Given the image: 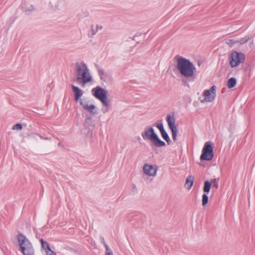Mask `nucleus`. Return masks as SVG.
Returning a JSON list of instances; mask_svg holds the SVG:
<instances>
[{
    "label": "nucleus",
    "instance_id": "nucleus-39",
    "mask_svg": "<svg viewBox=\"0 0 255 255\" xmlns=\"http://www.w3.org/2000/svg\"><path fill=\"white\" fill-rule=\"evenodd\" d=\"M251 39H252V41L250 42V44H249L250 47H252V45L254 44V41L253 40V38Z\"/></svg>",
    "mask_w": 255,
    "mask_h": 255
},
{
    "label": "nucleus",
    "instance_id": "nucleus-22",
    "mask_svg": "<svg viewBox=\"0 0 255 255\" xmlns=\"http://www.w3.org/2000/svg\"><path fill=\"white\" fill-rule=\"evenodd\" d=\"M93 128H84L85 133L86 135V137L91 139L93 138Z\"/></svg>",
    "mask_w": 255,
    "mask_h": 255
},
{
    "label": "nucleus",
    "instance_id": "nucleus-16",
    "mask_svg": "<svg viewBox=\"0 0 255 255\" xmlns=\"http://www.w3.org/2000/svg\"><path fill=\"white\" fill-rule=\"evenodd\" d=\"M135 219L137 222H135L133 223L134 227L136 228L141 227L144 222L143 219V216L142 215H137Z\"/></svg>",
    "mask_w": 255,
    "mask_h": 255
},
{
    "label": "nucleus",
    "instance_id": "nucleus-44",
    "mask_svg": "<svg viewBox=\"0 0 255 255\" xmlns=\"http://www.w3.org/2000/svg\"><path fill=\"white\" fill-rule=\"evenodd\" d=\"M201 63L200 62H198V65L199 66H200V65H201Z\"/></svg>",
    "mask_w": 255,
    "mask_h": 255
},
{
    "label": "nucleus",
    "instance_id": "nucleus-25",
    "mask_svg": "<svg viewBox=\"0 0 255 255\" xmlns=\"http://www.w3.org/2000/svg\"><path fill=\"white\" fill-rule=\"evenodd\" d=\"M39 242L41 245V248L43 250H45L50 246L49 244L42 238L39 239Z\"/></svg>",
    "mask_w": 255,
    "mask_h": 255
},
{
    "label": "nucleus",
    "instance_id": "nucleus-21",
    "mask_svg": "<svg viewBox=\"0 0 255 255\" xmlns=\"http://www.w3.org/2000/svg\"><path fill=\"white\" fill-rule=\"evenodd\" d=\"M253 38L252 36H251L250 35H246V36L241 38L240 40H237V42H238V43L240 44H243L246 43H247L248 41L251 40V39Z\"/></svg>",
    "mask_w": 255,
    "mask_h": 255
},
{
    "label": "nucleus",
    "instance_id": "nucleus-17",
    "mask_svg": "<svg viewBox=\"0 0 255 255\" xmlns=\"http://www.w3.org/2000/svg\"><path fill=\"white\" fill-rule=\"evenodd\" d=\"M95 124L92 121V118L89 117L86 118L84 123V128H94Z\"/></svg>",
    "mask_w": 255,
    "mask_h": 255
},
{
    "label": "nucleus",
    "instance_id": "nucleus-18",
    "mask_svg": "<svg viewBox=\"0 0 255 255\" xmlns=\"http://www.w3.org/2000/svg\"><path fill=\"white\" fill-rule=\"evenodd\" d=\"M237 83V79L234 77H231L228 79L227 86L229 89H232L236 86Z\"/></svg>",
    "mask_w": 255,
    "mask_h": 255
},
{
    "label": "nucleus",
    "instance_id": "nucleus-49",
    "mask_svg": "<svg viewBox=\"0 0 255 255\" xmlns=\"http://www.w3.org/2000/svg\"><path fill=\"white\" fill-rule=\"evenodd\" d=\"M134 189H135V186L134 185V187H133Z\"/></svg>",
    "mask_w": 255,
    "mask_h": 255
},
{
    "label": "nucleus",
    "instance_id": "nucleus-33",
    "mask_svg": "<svg viewBox=\"0 0 255 255\" xmlns=\"http://www.w3.org/2000/svg\"><path fill=\"white\" fill-rule=\"evenodd\" d=\"M100 242L102 244H103V245L105 244L106 243L105 241V239L104 238L103 236H101L100 238Z\"/></svg>",
    "mask_w": 255,
    "mask_h": 255
},
{
    "label": "nucleus",
    "instance_id": "nucleus-6",
    "mask_svg": "<svg viewBox=\"0 0 255 255\" xmlns=\"http://www.w3.org/2000/svg\"><path fill=\"white\" fill-rule=\"evenodd\" d=\"M214 144L211 141L206 142L202 150L200 159L201 161H209L213 159L214 153Z\"/></svg>",
    "mask_w": 255,
    "mask_h": 255
},
{
    "label": "nucleus",
    "instance_id": "nucleus-41",
    "mask_svg": "<svg viewBox=\"0 0 255 255\" xmlns=\"http://www.w3.org/2000/svg\"><path fill=\"white\" fill-rule=\"evenodd\" d=\"M38 137H39L41 139H44V137H43L42 135H39V134Z\"/></svg>",
    "mask_w": 255,
    "mask_h": 255
},
{
    "label": "nucleus",
    "instance_id": "nucleus-30",
    "mask_svg": "<svg viewBox=\"0 0 255 255\" xmlns=\"http://www.w3.org/2000/svg\"><path fill=\"white\" fill-rule=\"evenodd\" d=\"M49 5L53 10L59 9V6L57 4H53V2H50Z\"/></svg>",
    "mask_w": 255,
    "mask_h": 255
},
{
    "label": "nucleus",
    "instance_id": "nucleus-3",
    "mask_svg": "<svg viewBox=\"0 0 255 255\" xmlns=\"http://www.w3.org/2000/svg\"><path fill=\"white\" fill-rule=\"evenodd\" d=\"M16 239L19 250L23 255H34V249L32 244L26 236L19 232L16 236Z\"/></svg>",
    "mask_w": 255,
    "mask_h": 255
},
{
    "label": "nucleus",
    "instance_id": "nucleus-23",
    "mask_svg": "<svg viewBox=\"0 0 255 255\" xmlns=\"http://www.w3.org/2000/svg\"><path fill=\"white\" fill-rule=\"evenodd\" d=\"M159 121L160 122V123L157 124H154L153 125V127L155 126L158 129L160 132L161 133L165 131V129H164L163 124H162V120H160Z\"/></svg>",
    "mask_w": 255,
    "mask_h": 255
},
{
    "label": "nucleus",
    "instance_id": "nucleus-46",
    "mask_svg": "<svg viewBox=\"0 0 255 255\" xmlns=\"http://www.w3.org/2000/svg\"><path fill=\"white\" fill-rule=\"evenodd\" d=\"M36 238H38V237H39V236H38L37 234L36 235Z\"/></svg>",
    "mask_w": 255,
    "mask_h": 255
},
{
    "label": "nucleus",
    "instance_id": "nucleus-45",
    "mask_svg": "<svg viewBox=\"0 0 255 255\" xmlns=\"http://www.w3.org/2000/svg\"><path fill=\"white\" fill-rule=\"evenodd\" d=\"M36 238H38V237H39V236H38L37 234L36 235Z\"/></svg>",
    "mask_w": 255,
    "mask_h": 255
},
{
    "label": "nucleus",
    "instance_id": "nucleus-24",
    "mask_svg": "<svg viewBox=\"0 0 255 255\" xmlns=\"http://www.w3.org/2000/svg\"><path fill=\"white\" fill-rule=\"evenodd\" d=\"M217 182V179L214 178L212 179L211 181H209L208 180H205L204 183V186L203 187H205L206 185H209V191H210L212 185L214 184V183Z\"/></svg>",
    "mask_w": 255,
    "mask_h": 255
},
{
    "label": "nucleus",
    "instance_id": "nucleus-8",
    "mask_svg": "<svg viewBox=\"0 0 255 255\" xmlns=\"http://www.w3.org/2000/svg\"><path fill=\"white\" fill-rule=\"evenodd\" d=\"M217 87L213 85L209 89L205 90L203 92V96L204 97L203 99L201 97L199 98V100L201 103L205 102H211L213 101L216 97Z\"/></svg>",
    "mask_w": 255,
    "mask_h": 255
},
{
    "label": "nucleus",
    "instance_id": "nucleus-19",
    "mask_svg": "<svg viewBox=\"0 0 255 255\" xmlns=\"http://www.w3.org/2000/svg\"><path fill=\"white\" fill-rule=\"evenodd\" d=\"M194 177L192 175L188 176L186 179V184L187 185L188 189H190L194 183Z\"/></svg>",
    "mask_w": 255,
    "mask_h": 255
},
{
    "label": "nucleus",
    "instance_id": "nucleus-15",
    "mask_svg": "<svg viewBox=\"0 0 255 255\" xmlns=\"http://www.w3.org/2000/svg\"><path fill=\"white\" fill-rule=\"evenodd\" d=\"M27 2L25 0L22 1L21 4V9L22 11L26 13L27 12H30L34 10V7L33 5H30L28 7H27Z\"/></svg>",
    "mask_w": 255,
    "mask_h": 255
},
{
    "label": "nucleus",
    "instance_id": "nucleus-26",
    "mask_svg": "<svg viewBox=\"0 0 255 255\" xmlns=\"http://www.w3.org/2000/svg\"><path fill=\"white\" fill-rule=\"evenodd\" d=\"M39 134L35 132H28L26 133V136L29 138H34L36 139L38 136Z\"/></svg>",
    "mask_w": 255,
    "mask_h": 255
},
{
    "label": "nucleus",
    "instance_id": "nucleus-13",
    "mask_svg": "<svg viewBox=\"0 0 255 255\" xmlns=\"http://www.w3.org/2000/svg\"><path fill=\"white\" fill-rule=\"evenodd\" d=\"M80 104L85 110L88 111L91 114L94 115L97 113L96 111H94L96 109V106L94 105H89L87 103H84L83 101H80Z\"/></svg>",
    "mask_w": 255,
    "mask_h": 255
},
{
    "label": "nucleus",
    "instance_id": "nucleus-27",
    "mask_svg": "<svg viewBox=\"0 0 255 255\" xmlns=\"http://www.w3.org/2000/svg\"><path fill=\"white\" fill-rule=\"evenodd\" d=\"M12 129L17 130H21L22 129V125L20 123H17L12 126Z\"/></svg>",
    "mask_w": 255,
    "mask_h": 255
},
{
    "label": "nucleus",
    "instance_id": "nucleus-28",
    "mask_svg": "<svg viewBox=\"0 0 255 255\" xmlns=\"http://www.w3.org/2000/svg\"><path fill=\"white\" fill-rule=\"evenodd\" d=\"M226 43L229 45V46L231 47H233L234 45L236 44H238V42H237V40H234L233 39H229L228 41L226 42Z\"/></svg>",
    "mask_w": 255,
    "mask_h": 255
},
{
    "label": "nucleus",
    "instance_id": "nucleus-12",
    "mask_svg": "<svg viewBox=\"0 0 255 255\" xmlns=\"http://www.w3.org/2000/svg\"><path fill=\"white\" fill-rule=\"evenodd\" d=\"M209 185H206L205 187L203 188V194L202 196V205L203 207L206 206L209 202V197L208 194L209 193Z\"/></svg>",
    "mask_w": 255,
    "mask_h": 255
},
{
    "label": "nucleus",
    "instance_id": "nucleus-36",
    "mask_svg": "<svg viewBox=\"0 0 255 255\" xmlns=\"http://www.w3.org/2000/svg\"><path fill=\"white\" fill-rule=\"evenodd\" d=\"M105 255H113L112 251L106 252Z\"/></svg>",
    "mask_w": 255,
    "mask_h": 255
},
{
    "label": "nucleus",
    "instance_id": "nucleus-43",
    "mask_svg": "<svg viewBox=\"0 0 255 255\" xmlns=\"http://www.w3.org/2000/svg\"><path fill=\"white\" fill-rule=\"evenodd\" d=\"M44 139H45V140L51 139V138L46 137H44Z\"/></svg>",
    "mask_w": 255,
    "mask_h": 255
},
{
    "label": "nucleus",
    "instance_id": "nucleus-42",
    "mask_svg": "<svg viewBox=\"0 0 255 255\" xmlns=\"http://www.w3.org/2000/svg\"><path fill=\"white\" fill-rule=\"evenodd\" d=\"M137 139L138 141L140 142V141L141 140V138L139 136H138Z\"/></svg>",
    "mask_w": 255,
    "mask_h": 255
},
{
    "label": "nucleus",
    "instance_id": "nucleus-32",
    "mask_svg": "<svg viewBox=\"0 0 255 255\" xmlns=\"http://www.w3.org/2000/svg\"><path fill=\"white\" fill-rule=\"evenodd\" d=\"M45 252H46V254L47 255H49V253H50L52 250L51 249L50 246H49L47 248H46L45 250H44Z\"/></svg>",
    "mask_w": 255,
    "mask_h": 255
},
{
    "label": "nucleus",
    "instance_id": "nucleus-34",
    "mask_svg": "<svg viewBox=\"0 0 255 255\" xmlns=\"http://www.w3.org/2000/svg\"><path fill=\"white\" fill-rule=\"evenodd\" d=\"M105 247V249H106V252H110V251H112L109 247L107 245V244L106 243L104 245Z\"/></svg>",
    "mask_w": 255,
    "mask_h": 255
},
{
    "label": "nucleus",
    "instance_id": "nucleus-11",
    "mask_svg": "<svg viewBox=\"0 0 255 255\" xmlns=\"http://www.w3.org/2000/svg\"><path fill=\"white\" fill-rule=\"evenodd\" d=\"M144 173L148 176H155L156 174L157 168H154L153 165L145 163L143 167Z\"/></svg>",
    "mask_w": 255,
    "mask_h": 255
},
{
    "label": "nucleus",
    "instance_id": "nucleus-20",
    "mask_svg": "<svg viewBox=\"0 0 255 255\" xmlns=\"http://www.w3.org/2000/svg\"><path fill=\"white\" fill-rule=\"evenodd\" d=\"M160 134H161V135L162 138L166 141L167 144L168 145L170 144L171 140H170L169 136L168 134L167 133V132H166V131L165 130V131L161 132Z\"/></svg>",
    "mask_w": 255,
    "mask_h": 255
},
{
    "label": "nucleus",
    "instance_id": "nucleus-9",
    "mask_svg": "<svg viewBox=\"0 0 255 255\" xmlns=\"http://www.w3.org/2000/svg\"><path fill=\"white\" fill-rule=\"evenodd\" d=\"M166 120L168 124V126L172 133V137L174 142L177 140L178 134L177 127L175 125V119L174 118V113L169 114L166 117Z\"/></svg>",
    "mask_w": 255,
    "mask_h": 255
},
{
    "label": "nucleus",
    "instance_id": "nucleus-7",
    "mask_svg": "<svg viewBox=\"0 0 255 255\" xmlns=\"http://www.w3.org/2000/svg\"><path fill=\"white\" fill-rule=\"evenodd\" d=\"M246 60V55L244 53L233 51L229 55V64L231 68L238 67Z\"/></svg>",
    "mask_w": 255,
    "mask_h": 255
},
{
    "label": "nucleus",
    "instance_id": "nucleus-10",
    "mask_svg": "<svg viewBox=\"0 0 255 255\" xmlns=\"http://www.w3.org/2000/svg\"><path fill=\"white\" fill-rule=\"evenodd\" d=\"M71 89L74 94V99L75 102L76 103L79 102L80 103V101H83L81 98L84 94L83 91L78 87L76 86L73 84L71 85Z\"/></svg>",
    "mask_w": 255,
    "mask_h": 255
},
{
    "label": "nucleus",
    "instance_id": "nucleus-2",
    "mask_svg": "<svg viewBox=\"0 0 255 255\" xmlns=\"http://www.w3.org/2000/svg\"><path fill=\"white\" fill-rule=\"evenodd\" d=\"M141 135L144 140H150L151 142V145L156 147H161L166 146L165 142L161 140L158 134L155 132L153 126L146 127Z\"/></svg>",
    "mask_w": 255,
    "mask_h": 255
},
{
    "label": "nucleus",
    "instance_id": "nucleus-31",
    "mask_svg": "<svg viewBox=\"0 0 255 255\" xmlns=\"http://www.w3.org/2000/svg\"><path fill=\"white\" fill-rule=\"evenodd\" d=\"M243 68L244 71L250 70L251 69V65L250 63H246Z\"/></svg>",
    "mask_w": 255,
    "mask_h": 255
},
{
    "label": "nucleus",
    "instance_id": "nucleus-40",
    "mask_svg": "<svg viewBox=\"0 0 255 255\" xmlns=\"http://www.w3.org/2000/svg\"><path fill=\"white\" fill-rule=\"evenodd\" d=\"M199 164V165L201 166H205V165L203 163H201V162H200L198 163Z\"/></svg>",
    "mask_w": 255,
    "mask_h": 255
},
{
    "label": "nucleus",
    "instance_id": "nucleus-47",
    "mask_svg": "<svg viewBox=\"0 0 255 255\" xmlns=\"http://www.w3.org/2000/svg\"><path fill=\"white\" fill-rule=\"evenodd\" d=\"M182 82H185V80H184V79H182Z\"/></svg>",
    "mask_w": 255,
    "mask_h": 255
},
{
    "label": "nucleus",
    "instance_id": "nucleus-35",
    "mask_svg": "<svg viewBox=\"0 0 255 255\" xmlns=\"http://www.w3.org/2000/svg\"><path fill=\"white\" fill-rule=\"evenodd\" d=\"M214 187H215L216 189L218 188L219 187V184L218 182L214 183L212 185Z\"/></svg>",
    "mask_w": 255,
    "mask_h": 255
},
{
    "label": "nucleus",
    "instance_id": "nucleus-50",
    "mask_svg": "<svg viewBox=\"0 0 255 255\" xmlns=\"http://www.w3.org/2000/svg\"><path fill=\"white\" fill-rule=\"evenodd\" d=\"M134 189H135V186L134 185V187H133Z\"/></svg>",
    "mask_w": 255,
    "mask_h": 255
},
{
    "label": "nucleus",
    "instance_id": "nucleus-1",
    "mask_svg": "<svg viewBox=\"0 0 255 255\" xmlns=\"http://www.w3.org/2000/svg\"><path fill=\"white\" fill-rule=\"evenodd\" d=\"M174 59L176 64L172 65V70L175 73H179L182 77L189 81H194L196 78V68L189 59L177 55Z\"/></svg>",
    "mask_w": 255,
    "mask_h": 255
},
{
    "label": "nucleus",
    "instance_id": "nucleus-14",
    "mask_svg": "<svg viewBox=\"0 0 255 255\" xmlns=\"http://www.w3.org/2000/svg\"><path fill=\"white\" fill-rule=\"evenodd\" d=\"M95 66L97 68V71L99 73V75L100 77V79L104 82H106L108 74L105 73L104 70L101 69L97 64H95Z\"/></svg>",
    "mask_w": 255,
    "mask_h": 255
},
{
    "label": "nucleus",
    "instance_id": "nucleus-4",
    "mask_svg": "<svg viewBox=\"0 0 255 255\" xmlns=\"http://www.w3.org/2000/svg\"><path fill=\"white\" fill-rule=\"evenodd\" d=\"M92 95L97 99L99 100L102 105L106 107L102 109V111L105 113L109 111L108 107L110 106V101L108 100V91L101 86H97L92 90Z\"/></svg>",
    "mask_w": 255,
    "mask_h": 255
},
{
    "label": "nucleus",
    "instance_id": "nucleus-29",
    "mask_svg": "<svg viewBox=\"0 0 255 255\" xmlns=\"http://www.w3.org/2000/svg\"><path fill=\"white\" fill-rule=\"evenodd\" d=\"M91 34L90 33H88L89 37H92L93 36L95 35L97 33V31H98L97 29L95 30L94 29V25L93 24H92L91 25Z\"/></svg>",
    "mask_w": 255,
    "mask_h": 255
},
{
    "label": "nucleus",
    "instance_id": "nucleus-37",
    "mask_svg": "<svg viewBox=\"0 0 255 255\" xmlns=\"http://www.w3.org/2000/svg\"><path fill=\"white\" fill-rule=\"evenodd\" d=\"M103 28V26H99L98 25H96V29H97V31L99 30V29H102Z\"/></svg>",
    "mask_w": 255,
    "mask_h": 255
},
{
    "label": "nucleus",
    "instance_id": "nucleus-38",
    "mask_svg": "<svg viewBox=\"0 0 255 255\" xmlns=\"http://www.w3.org/2000/svg\"><path fill=\"white\" fill-rule=\"evenodd\" d=\"M48 255H57L56 253L53 251H52L50 253H49Z\"/></svg>",
    "mask_w": 255,
    "mask_h": 255
},
{
    "label": "nucleus",
    "instance_id": "nucleus-48",
    "mask_svg": "<svg viewBox=\"0 0 255 255\" xmlns=\"http://www.w3.org/2000/svg\"><path fill=\"white\" fill-rule=\"evenodd\" d=\"M135 36H137V35H135L133 37V40H134V37H135Z\"/></svg>",
    "mask_w": 255,
    "mask_h": 255
},
{
    "label": "nucleus",
    "instance_id": "nucleus-5",
    "mask_svg": "<svg viewBox=\"0 0 255 255\" xmlns=\"http://www.w3.org/2000/svg\"><path fill=\"white\" fill-rule=\"evenodd\" d=\"M76 65L77 81L80 82L83 86H84L88 83L91 82L92 80V77L90 75L86 64L83 63L82 64V67H81L79 63H77Z\"/></svg>",
    "mask_w": 255,
    "mask_h": 255
}]
</instances>
